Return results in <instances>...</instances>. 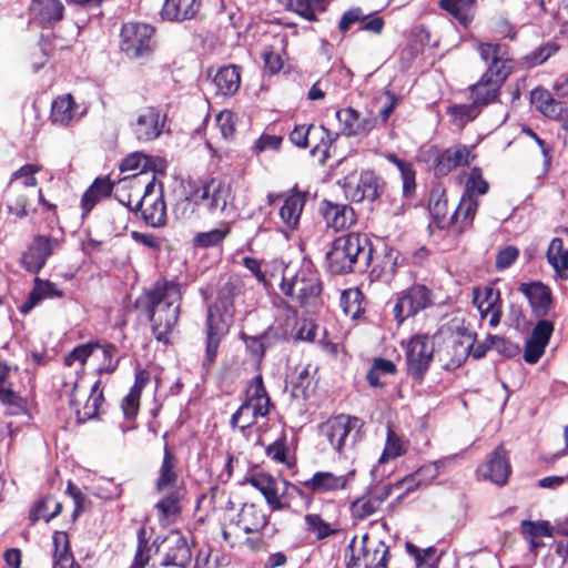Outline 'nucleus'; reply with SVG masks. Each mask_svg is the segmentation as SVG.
Returning <instances> with one entry per match:
<instances>
[{"label":"nucleus","mask_w":568,"mask_h":568,"mask_svg":"<svg viewBox=\"0 0 568 568\" xmlns=\"http://www.w3.org/2000/svg\"><path fill=\"white\" fill-rule=\"evenodd\" d=\"M505 82L504 80L481 74L480 79L469 88L471 99L483 106L494 103L498 100Z\"/></svg>","instance_id":"obj_28"},{"label":"nucleus","mask_w":568,"mask_h":568,"mask_svg":"<svg viewBox=\"0 0 568 568\" xmlns=\"http://www.w3.org/2000/svg\"><path fill=\"white\" fill-rule=\"evenodd\" d=\"M201 7V0H165L161 17L163 20L182 22L193 19Z\"/></svg>","instance_id":"obj_29"},{"label":"nucleus","mask_w":568,"mask_h":568,"mask_svg":"<svg viewBox=\"0 0 568 568\" xmlns=\"http://www.w3.org/2000/svg\"><path fill=\"white\" fill-rule=\"evenodd\" d=\"M336 118L341 124V134L348 138L367 136L377 124L373 113L362 115L352 106L336 111Z\"/></svg>","instance_id":"obj_20"},{"label":"nucleus","mask_w":568,"mask_h":568,"mask_svg":"<svg viewBox=\"0 0 568 568\" xmlns=\"http://www.w3.org/2000/svg\"><path fill=\"white\" fill-rule=\"evenodd\" d=\"M181 298L180 284L161 278L135 300V308L148 317L158 342L170 343V335L179 321Z\"/></svg>","instance_id":"obj_1"},{"label":"nucleus","mask_w":568,"mask_h":568,"mask_svg":"<svg viewBox=\"0 0 568 568\" xmlns=\"http://www.w3.org/2000/svg\"><path fill=\"white\" fill-rule=\"evenodd\" d=\"M216 93L227 97L237 92L241 84V73L236 65L221 68L213 78Z\"/></svg>","instance_id":"obj_36"},{"label":"nucleus","mask_w":568,"mask_h":568,"mask_svg":"<svg viewBox=\"0 0 568 568\" xmlns=\"http://www.w3.org/2000/svg\"><path fill=\"white\" fill-rule=\"evenodd\" d=\"M62 293L58 290L55 284L37 277L34 281V287L30 292L28 301L22 306L21 311L27 312L44 298L60 297Z\"/></svg>","instance_id":"obj_41"},{"label":"nucleus","mask_w":568,"mask_h":568,"mask_svg":"<svg viewBox=\"0 0 568 568\" xmlns=\"http://www.w3.org/2000/svg\"><path fill=\"white\" fill-rule=\"evenodd\" d=\"M372 246L368 237L359 233H348L334 240L326 253L327 268L332 274H347L355 271L356 264L368 266Z\"/></svg>","instance_id":"obj_3"},{"label":"nucleus","mask_w":568,"mask_h":568,"mask_svg":"<svg viewBox=\"0 0 568 568\" xmlns=\"http://www.w3.org/2000/svg\"><path fill=\"white\" fill-rule=\"evenodd\" d=\"M62 510V505L53 496H44L40 498L30 511L29 518L36 523L40 519H44L49 523L51 519L57 517Z\"/></svg>","instance_id":"obj_42"},{"label":"nucleus","mask_w":568,"mask_h":568,"mask_svg":"<svg viewBox=\"0 0 568 568\" xmlns=\"http://www.w3.org/2000/svg\"><path fill=\"white\" fill-rule=\"evenodd\" d=\"M165 118L155 106L141 109L135 119L130 122L134 138L139 142H150L158 139L162 134Z\"/></svg>","instance_id":"obj_17"},{"label":"nucleus","mask_w":568,"mask_h":568,"mask_svg":"<svg viewBox=\"0 0 568 568\" xmlns=\"http://www.w3.org/2000/svg\"><path fill=\"white\" fill-rule=\"evenodd\" d=\"M0 400L7 407V414L17 416L26 413L27 402L13 389L0 390Z\"/></svg>","instance_id":"obj_54"},{"label":"nucleus","mask_w":568,"mask_h":568,"mask_svg":"<svg viewBox=\"0 0 568 568\" xmlns=\"http://www.w3.org/2000/svg\"><path fill=\"white\" fill-rule=\"evenodd\" d=\"M150 379V374L144 369H138L134 375V384L129 394L122 399L121 408L126 418H134L140 407V397L143 388Z\"/></svg>","instance_id":"obj_34"},{"label":"nucleus","mask_w":568,"mask_h":568,"mask_svg":"<svg viewBox=\"0 0 568 568\" xmlns=\"http://www.w3.org/2000/svg\"><path fill=\"white\" fill-rule=\"evenodd\" d=\"M363 293L358 288L345 290L341 295L339 305L345 315L355 320L364 312Z\"/></svg>","instance_id":"obj_44"},{"label":"nucleus","mask_w":568,"mask_h":568,"mask_svg":"<svg viewBox=\"0 0 568 568\" xmlns=\"http://www.w3.org/2000/svg\"><path fill=\"white\" fill-rule=\"evenodd\" d=\"M253 412L261 417H265L270 413L272 406L271 398L266 392L261 375L254 376L247 384L245 400Z\"/></svg>","instance_id":"obj_26"},{"label":"nucleus","mask_w":568,"mask_h":568,"mask_svg":"<svg viewBox=\"0 0 568 568\" xmlns=\"http://www.w3.org/2000/svg\"><path fill=\"white\" fill-rule=\"evenodd\" d=\"M261 339H263V346L265 351L273 347L275 344L280 342H285L288 339V332L281 325L270 326L265 329L261 335Z\"/></svg>","instance_id":"obj_62"},{"label":"nucleus","mask_w":568,"mask_h":568,"mask_svg":"<svg viewBox=\"0 0 568 568\" xmlns=\"http://www.w3.org/2000/svg\"><path fill=\"white\" fill-rule=\"evenodd\" d=\"M39 171V168L34 164H24L19 170L14 171L11 175L9 186L11 187L14 181L21 179L22 185L26 187H32L37 185V179L34 174Z\"/></svg>","instance_id":"obj_63"},{"label":"nucleus","mask_w":568,"mask_h":568,"mask_svg":"<svg viewBox=\"0 0 568 568\" xmlns=\"http://www.w3.org/2000/svg\"><path fill=\"white\" fill-rule=\"evenodd\" d=\"M245 481L264 496L272 511L287 509L290 507V498L295 495H304L296 485L286 480L282 483L283 489L280 490L276 479L262 471L251 474L245 477Z\"/></svg>","instance_id":"obj_6"},{"label":"nucleus","mask_w":568,"mask_h":568,"mask_svg":"<svg viewBox=\"0 0 568 568\" xmlns=\"http://www.w3.org/2000/svg\"><path fill=\"white\" fill-rule=\"evenodd\" d=\"M103 402V394L100 389V381H97L91 387V394L88 397L82 409L78 407L74 392L71 394L70 405L74 408L78 420L85 422L97 416L98 410Z\"/></svg>","instance_id":"obj_39"},{"label":"nucleus","mask_w":568,"mask_h":568,"mask_svg":"<svg viewBox=\"0 0 568 568\" xmlns=\"http://www.w3.org/2000/svg\"><path fill=\"white\" fill-rule=\"evenodd\" d=\"M150 551L151 546L145 539V529L141 528L138 531V547L131 568H145L151 559Z\"/></svg>","instance_id":"obj_57"},{"label":"nucleus","mask_w":568,"mask_h":568,"mask_svg":"<svg viewBox=\"0 0 568 568\" xmlns=\"http://www.w3.org/2000/svg\"><path fill=\"white\" fill-rule=\"evenodd\" d=\"M488 190L489 184L483 178L481 169L478 166L473 168L465 184L464 195L477 199V195H484Z\"/></svg>","instance_id":"obj_49"},{"label":"nucleus","mask_w":568,"mask_h":568,"mask_svg":"<svg viewBox=\"0 0 568 568\" xmlns=\"http://www.w3.org/2000/svg\"><path fill=\"white\" fill-rule=\"evenodd\" d=\"M171 490L155 504L160 521L173 523L181 513V499L183 488H170Z\"/></svg>","instance_id":"obj_38"},{"label":"nucleus","mask_w":568,"mask_h":568,"mask_svg":"<svg viewBox=\"0 0 568 568\" xmlns=\"http://www.w3.org/2000/svg\"><path fill=\"white\" fill-rule=\"evenodd\" d=\"M230 233V227L214 229L209 232L197 233L193 237V246L195 247H211L221 244L226 235Z\"/></svg>","instance_id":"obj_51"},{"label":"nucleus","mask_w":568,"mask_h":568,"mask_svg":"<svg viewBox=\"0 0 568 568\" xmlns=\"http://www.w3.org/2000/svg\"><path fill=\"white\" fill-rule=\"evenodd\" d=\"M388 160L394 163L400 172L404 195H410L416 185L413 165L405 160L398 159L395 154H389Z\"/></svg>","instance_id":"obj_50"},{"label":"nucleus","mask_w":568,"mask_h":568,"mask_svg":"<svg viewBox=\"0 0 568 568\" xmlns=\"http://www.w3.org/2000/svg\"><path fill=\"white\" fill-rule=\"evenodd\" d=\"M521 532L525 538L536 539L537 537H551L552 530L550 524L546 520L540 521H531V520H523L521 521Z\"/></svg>","instance_id":"obj_58"},{"label":"nucleus","mask_w":568,"mask_h":568,"mask_svg":"<svg viewBox=\"0 0 568 568\" xmlns=\"http://www.w3.org/2000/svg\"><path fill=\"white\" fill-rule=\"evenodd\" d=\"M511 474L508 452L504 445H498L489 455L486 463L477 468V475L483 480L490 481L499 487L507 484Z\"/></svg>","instance_id":"obj_19"},{"label":"nucleus","mask_w":568,"mask_h":568,"mask_svg":"<svg viewBox=\"0 0 568 568\" xmlns=\"http://www.w3.org/2000/svg\"><path fill=\"white\" fill-rule=\"evenodd\" d=\"M476 0H440L439 7L467 27L474 16Z\"/></svg>","instance_id":"obj_40"},{"label":"nucleus","mask_w":568,"mask_h":568,"mask_svg":"<svg viewBox=\"0 0 568 568\" xmlns=\"http://www.w3.org/2000/svg\"><path fill=\"white\" fill-rule=\"evenodd\" d=\"M148 164L149 158L146 155H144L142 152H133L123 159L122 163L120 164V170L121 172L140 170L138 175H141L144 173ZM133 176H136V174H133Z\"/></svg>","instance_id":"obj_61"},{"label":"nucleus","mask_w":568,"mask_h":568,"mask_svg":"<svg viewBox=\"0 0 568 568\" xmlns=\"http://www.w3.org/2000/svg\"><path fill=\"white\" fill-rule=\"evenodd\" d=\"M155 29L146 23L128 22L122 26L120 49L130 59H148L155 48Z\"/></svg>","instance_id":"obj_7"},{"label":"nucleus","mask_w":568,"mask_h":568,"mask_svg":"<svg viewBox=\"0 0 568 568\" xmlns=\"http://www.w3.org/2000/svg\"><path fill=\"white\" fill-rule=\"evenodd\" d=\"M176 467L178 458L165 444L162 464L159 468V474L155 481V489L159 493L170 488H179V474L176 471Z\"/></svg>","instance_id":"obj_31"},{"label":"nucleus","mask_w":568,"mask_h":568,"mask_svg":"<svg viewBox=\"0 0 568 568\" xmlns=\"http://www.w3.org/2000/svg\"><path fill=\"white\" fill-rule=\"evenodd\" d=\"M473 348V335L452 333L444 339L443 346L438 349V358L447 371L459 367L470 355Z\"/></svg>","instance_id":"obj_16"},{"label":"nucleus","mask_w":568,"mask_h":568,"mask_svg":"<svg viewBox=\"0 0 568 568\" xmlns=\"http://www.w3.org/2000/svg\"><path fill=\"white\" fill-rule=\"evenodd\" d=\"M546 256L554 271L568 270V248L564 250V242L560 237L551 240Z\"/></svg>","instance_id":"obj_46"},{"label":"nucleus","mask_w":568,"mask_h":568,"mask_svg":"<svg viewBox=\"0 0 568 568\" xmlns=\"http://www.w3.org/2000/svg\"><path fill=\"white\" fill-rule=\"evenodd\" d=\"M364 422L346 414L328 418L320 426V434L339 456L353 450L364 437Z\"/></svg>","instance_id":"obj_4"},{"label":"nucleus","mask_w":568,"mask_h":568,"mask_svg":"<svg viewBox=\"0 0 568 568\" xmlns=\"http://www.w3.org/2000/svg\"><path fill=\"white\" fill-rule=\"evenodd\" d=\"M379 507L378 500L373 495H369L356 499L352 504L351 510L356 519H364L375 514Z\"/></svg>","instance_id":"obj_56"},{"label":"nucleus","mask_w":568,"mask_h":568,"mask_svg":"<svg viewBox=\"0 0 568 568\" xmlns=\"http://www.w3.org/2000/svg\"><path fill=\"white\" fill-rule=\"evenodd\" d=\"M192 200L212 214L223 213L234 200L232 183L225 178H211L193 191Z\"/></svg>","instance_id":"obj_9"},{"label":"nucleus","mask_w":568,"mask_h":568,"mask_svg":"<svg viewBox=\"0 0 568 568\" xmlns=\"http://www.w3.org/2000/svg\"><path fill=\"white\" fill-rule=\"evenodd\" d=\"M427 160H434V174L436 178H443L449 174L458 166H468L475 159L470 149L465 144L453 145L444 151L432 146L427 152Z\"/></svg>","instance_id":"obj_15"},{"label":"nucleus","mask_w":568,"mask_h":568,"mask_svg":"<svg viewBox=\"0 0 568 568\" xmlns=\"http://www.w3.org/2000/svg\"><path fill=\"white\" fill-rule=\"evenodd\" d=\"M385 183L372 171L362 172L358 178L346 176L343 182L344 194L352 202L377 200L384 192Z\"/></svg>","instance_id":"obj_14"},{"label":"nucleus","mask_w":568,"mask_h":568,"mask_svg":"<svg viewBox=\"0 0 568 568\" xmlns=\"http://www.w3.org/2000/svg\"><path fill=\"white\" fill-rule=\"evenodd\" d=\"M261 417L246 404L243 403L237 410L232 415L230 424L231 426L239 427L242 432L250 428L255 424L256 419Z\"/></svg>","instance_id":"obj_55"},{"label":"nucleus","mask_w":568,"mask_h":568,"mask_svg":"<svg viewBox=\"0 0 568 568\" xmlns=\"http://www.w3.org/2000/svg\"><path fill=\"white\" fill-rule=\"evenodd\" d=\"M306 530L315 534L318 540L325 539L334 534L336 529L332 528L331 525L322 519L317 514H307L305 516Z\"/></svg>","instance_id":"obj_53"},{"label":"nucleus","mask_w":568,"mask_h":568,"mask_svg":"<svg viewBox=\"0 0 568 568\" xmlns=\"http://www.w3.org/2000/svg\"><path fill=\"white\" fill-rule=\"evenodd\" d=\"M322 205V213L328 227L342 231L355 224L356 214L348 204L323 201Z\"/></svg>","instance_id":"obj_24"},{"label":"nucleus","mask_w":568,"mask_h":568,"mask_svg":"<svg viewBox=\"0 0 568 568\" xmlns=\"http://www.w3.org/2000/svg\"><path fill=\"white\" fill-rule=\"evenodd\" d=\"M30 12L47 28L63 19L64 7L60 0H31Z\"/></svg>","instance_id":"obj_27"},{"label":"nucleus","mask_w":568,"mask_h":568,"mask_svg":"<svg viewBox=\"0 0 568 568\" xmlns=\"http://www.w3.org/2000/svg\"><path fill=\"white\" fill-rule=\"evenodd\" d=\"M475 50L486 65L483 74L507 81L516 64L508 45L497 42H477Z\"/></svg>","instance_id":"obj_10"},{"label":"nucleus","mask_w":568,"mask_h":568,"mask_svg":"<svg viewBox=\"0 0 568 568\" xmlns=\"http://www.w3.org/2000/svg\"><path fill=\"white\" fill-rule=\"evenodd\" d=\"M531 101L536 108L547 116H555L560 103L556 102L550 93L542 89H537L531 92Z\"/></svg>","instance_id":"obj_52"},{"label":"nucleus","mask_w":568,"mask_h":568,"mask_svg":"<svg viewBox=\"0 0 568 568\" xmlns=\"http://www.w3.org/2000/svg\"><path fill=\"white\" fill-rule=\"evenodd\" d=\"M242 293V283L230 278L219 290L216 301L206 312L205 362L212 364L222 338L227 334L235 312L234 300Z\"/></svg>","instance_id":"obj_2"},{"label":"nucleus","mask_w":568,"mask_h":568,"mask_svg":"<svg viewBox=\"0 0 568 568\" xmlns=\"http://www.w3.org/2000/svg\"><path fill=\"white\" fill-rule=\"evenodd\" d=\"M61 246V241L50 235H36L22 255L24 268L33 274L39 273L48 258Z\"/></svg>","instance_id":"obj_18"},{"label":"nucleus","mask_w":568,"mask_h":568,"mask_svg":"<svg viewBox=\"0 0 568 568\" xmlns=\"http://www.w3.org/2000/svg\"><path fill=\"white\" fill-rule=\"evenodd\" d=\"M308 141L312 154L328 148L337 138L338 133H331L325 126L310 124Z\"/></svg>","instance_id":"obj_45"},{"label":"nucleus","mask_w":568,"mask_h":568,"mask_svg":"<svg viewBox=\"0 0 568 568\" xmlns=\"http://www.w3.org/2000/svg\"><path fill=\"white\" fill-rule=\"evenodd\" d=\"M136 210L141 212V216L146 225L151 227H162L166 223V205L163 196V185L160 184L159 190L155 185V175L146 183L144 194L136 203Z\"/></svg>","instance_id":"obj_13"},{"label":"nucleus","mask_w":568,"mask_h":568,"mask_svg":"<svg viewBox=\"0 0 568 568\" xmlns=\"http://www.w3.org/2000/svg\"><path fill=\"white\" fill-rule=\"evenodd\" d=\"M239 524L246 534L260 532L268 524V515L256 504H244L239 514Z\"/></svg>","instance_id":"obj_32"},{"label":"nucleus","mask_w":568,"mask_h":568,"mask_svg":"<svg viewBox=\"0 0 568 568\" xmlns=\"http://www.w3.org/2000/svg\"><path fill=\"white\" fill-rule=\"evenodd\" d=\"M113 190V183L105 178H97L81 197V207L84 213L91 212L98 202L108 197Z\"/></svg>","instance_id":"obj_37"},{"label":"nucleus","mask_w":568,"mask_h":568,"mask_svg":"<svg viewBox=\"0 0 568 568\" xmlns=\"http://www.w3.org/2000/svg\"><path fill=\"white\" fill-rule=\"evenodd\" d=\"M281 291L301 306H315L321 302L323 287L318 273L310 263H306L292 276L284 274Z\"/></svg>","instance_id":"obj_5"},{"label":"nucleus","mask_w":568,"mask_h":568,"mask_svg":"<svg viewBox=\"0 0 568 568\" xmlns=\"http://www.w3.org/2000/svg\"><path fill=\"white\" fill-rule=\"evenodd\" d=\"M305 203L306 193L295 189L285 196L280 209V217L287 229L295 230L297 227Z\"/></svg>","instance_id":"obj_30"},{"label":"nucleus","mask_w":568,"mask_h":568,"mask_svg":"<svg viewBox=\"0 0 568 568\" xmlns=\"http://www.w3.org/2000/svg\"><path fill=\"white\" fill-rule=\"evenodd\" d=\"M433 305V291L424 284H414L397 294L393 314L397 323L402 324Z\"/></svg>","instance_id":"obj_11"},{"label":"nucleus","mask_w":568,"mask_h":568,"mask_svg":"<svg viewBox=\"0 0 568 568\" xmlns=\"http://www.w3.org/2000/svg\"><path fill=\"white\" fill-rule=\"evenodd\" d=\"M483 105L477 104L473 99L470 104H458L452 108V113L455 118L459 119L464 122H469L475 120L481 110Z\"/></svg>","instance_id":"obj_64"},{"label":"nucleus","mask_w":568,"mask_h":568,"mask_svg":"<svg viewBox=\"0 0 568 568\" xmlns=\"http://www.w3.org/2000/svg\"><path fill=\"white\" fill-rule=\"evenodd\" d=\"M477 207V199L469 197L463 194L458 206L450 216V224H457L460 221L462 226L459 227V230H463L466 226L470 225L476 214Z\"/></svg>","instance_id":"obj_43"},{"label":"nucleus","mask_w":568,"mask_h":568,"mask_svg":"<svg viewBox=\"0 0 568 568\" xmlns=\"http://www.w3.org/2000/svg\"><path fill=\"white\" fill-rule=\"evenodd\" d=\"M78 108L71 94L58 97L52 102L50 119L53 124L67 126L74 120Z\"/></svg>","instance_id":"obj_35"},{"label":"nucleus","mask_w":568,"mask_h":568,"mask_svg":"<svg viewBox=\"0 0 568 568\" xmlns=\"http://www.w3.org/2000/svg\"><path fill=\"white\" fill-rule=\"evenodd\" d=\"M518 291L525 295L536 317L544 318L548 315L552 304L551 290L541 282L520 284Z\"/></svg>","instance_id":"obj_23"},{"label":"nucleus","mask_w":568,"mask_h":568,"mask_svg":"<svg viewBox=\"0 0 568 568\" xmlns=\"http://www.w3.org/2000/svg\"><path fill=\"white\" fill-rule=\"evenodd\" d=\"M359 552L365 568H387L389 548L384 541L372 544L369 536L364 534L361 539Z\"/></svg>","instance_id":"obj_25"},{"label":"nucleus","mask_w":568,"mask_h":568,"mask_svg":"<svg viewBox=\"0 0 568 568\" xmlns=\"http://www.w3.org/2000/svg\"><path fill=\"white\" fill-rule=\"evenodd\" d=\"M265 454L272 460L284 464L288 468L295 465L294 458L288 456L287 438L285 434H282L281 437L270 444L265 449Z\"/></svg>","instance_id":"obj_47"},{"label":"nucleus","mask_w":568,"mask_h":568,"mask_svg":"<svg viewBox=\"0 0 568 568\" xmlns=\"http://www.w3.org/2000/svg\"><path fill=\"white\" fill-rule=\"evenodd\" d=\"M406 453V447L397 434L387 427V437L384 450L378 459L379 464H385L390 459L403 456Z\"/></svg>","instance_id":"obj_48"},{"label":"nucleus","mask_w":568,"mask_h":568,"mask_svg":"<svg viewBox=\"0 0 568 568\" xmlns=\"http://www.w3.org/2000/svg\"><path fill=\"white\" fill-rule=\"evenodd\" d=\"M98 348H100V344L98 342L79 345L64 357V364L67 366H72L75 362H79L81 365H84L87 359Z\"/></svg>","instance_id":"obj_59"},{"label":"nucleus","mask_w":568,"mask_h":568,"mask_svg":"<svg viewBox=\"0 0 568 568\" xmlns=\"http://www.w3.org/2000/svg\"><path fill=\"white\" fill-rule=\"evenodd\" d=\"M473 303L476 305L483 318L489 317V325L496 327L501 320L500 292L491 286L475 287L473 290Z\"/></svg>","instance_id":"obj_21"},{"label":"nucleus","mask_w":568,"mask_h":568,"mask_svg":"<svg viewBox=\"0 0 568 568\" xmlns=\"http://www.w3.org/2000/svg\"><path fill=\"white\" fill-rule=\"evenodd\" d=\"M405 348L406 372L415 382L420 383L434 359L435 343L426 334H418L410 337Z\"/></svg>","instance_id":"obj_8"},{"label":"nucleus","mask_w":568,"mask_h":568,"mask_svg":"<svg viewBox=\"0 0 568 568\" xmlns=\"http://www.w3.org/2000/svg\"><path fill=\"white\" fill-rule=\"evenodd\" d=\"M355 471L337 476L331 471H316L311 478L301 481V485L314 494H326L346 489Z\"/></svg>","instance_id":"obj_22"},{"label":"nucleus","mask_w":568,"mask_h":568,"mask_svg":"<svg viewBox=\"0 0 568 568\" xmlns=\"http://www.w3.org/2000/svg\"><path fill=\"white\" fill-rule=\"evenodd\" d=\"M52 542V568H81L74 560L67 532L54 531Z\"/></svg>","instance_id":"obj_33"},{"label":"nucleus","mask_w":568,"mask_h":568,"mask_svg":"<svg viewBox=\"0 0 568 568\" xmlns=\"http://www.w3.org/2000/svg\"><path fill=\"white\" fill-rule=\"evenodd\" d=\"M99 349L102 352L103 362L97 368V373L99 375L113 373L118 368V365H119V358L113 359V357L116 353V347L113 344H105V345L100 344Z\"/></svg>","instance_id":"obj_60"},{"label":"nucleus","mask_w":568,"mask_h":568,"mask_svg":"<svg viewBox=\"0 0 568 568\" xmlns=\"http://www.w3.org/2000/svg\"><path fill=\"white\" fill-rule=\"evenodd\" d=\"M152 546L162 555V567L186 568L191 564V547L186 537L179 530H171L161 541L159 537L155 538Z\"/></svg>","instance_id":"obj_12"}]
</instances>
